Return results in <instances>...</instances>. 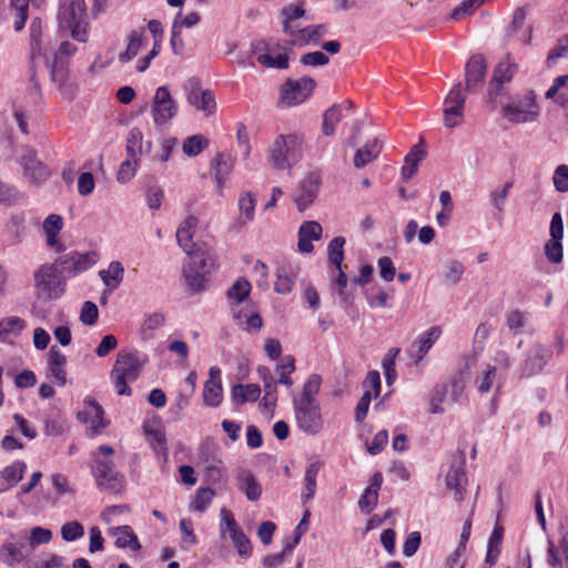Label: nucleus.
<instances>
[{
	"instance_id": "nucleus-1",
	"label": "nucleus",
	"mask_w": 568,
	"mask_h": 568,
	"mask_svg": "<svg viewBox=\"0 0 568 568\" xmlns=\"http://www.w3.org/2000/svg\"><path fill=\"white\" fill-rule=\"evenodd\" d=\"M304 136L280 134L267 150V161L275 170L290 171L303 156Z\"/></svg>"
},
{
	"instance_id": "nucleus-2",
	"label": "nucleus",
	"mask_w": 568,
	"mask_h": 568,
	"mask_svg": "<svg viewBox=\"0 0 568 568\" xmlns=\"http://www.w3.org/2000/svg\"><path fill=\"white\" fill-rule=\"evenodd\" d=\"M189 261L183 266V276L190 291L197 293L205 290L213 271L216 268L215 256L209 250L196 248L186 254Z\"/></svg>"
},
{
	"instance_id": "nucleus-3",
	"label": "nucleus",
	"mask_w": 568,
	"mask_h": 568,
	"mask_svg": "<svg viewBox=\"0 0 568 568\" xmlns=\"http://www.w3.org/2000/svg\"><path fill=\"white\" fill-rule=\"evenodd\" d=\"M91 475L95 486L100 491L118 495L125 488V478L121 474L111 458L101 456L99 453L90 454Z\"/></svg>"
},
{
	"instance_id": "nucleus-4",
	"label": "nucleus",
	"mask_w": 568,
	"mask_h": 568,
	"mask_svg": "<svg viewBox=\"0 0 568 568\" xmlns=\"http://www.w3.org/2000/svg\"><path fill=\"white\" fill-rule=\"evenodd\" d=\"M58 21L61 30H69L73 40L87 42L88 16L84 0H61Z\"/></svg>"
},
{
	"instance_id": "nucleus-5",
	"label": "nucleus",
	"mask_w": 568,
	"mask_h": 568,
	"mask_svg": "<svg viewBox=\"0 0 568 568\" xmlns=\"http://www.w3.org/2000/svg\"><path fill=\"white\" fill-rule=\"evenodd\" d=\"M36 295L42 301L59 300L65 292V278L57 264H43L34 272Z\"/></svg>"
},
{
	"instance_id": "nucleus-6",
	"label": "nucleus",
	"mask_w": 568,
	"mask_h": 568,
	"mask_svg": "<svg viewBox=\"0 0 568 568\" xmlns=\"http://www.w3.org/2000/svg\"><path fill=\"white\" fill-rule=\"evenodd\" d=\"M141 363L136 353H120L111 372L113 385L118 395H131L129 383L140 375Z\"/></svg>"
},
{
	"instance_id": "nucleus-7",
	"label": "nucleus",
	"mask_w": 568,
	"mask_h": 568,
	"mask_svg": "<svg viewBox=\"0 0 568 568\" xmlns=\"http://www.w3.org/2000/svg\"><path fill=\"white\" fill-rule=\"evenodd\" d=\"M219 531L220 538L230 537L241 557L247 558L251 556L252 547L248 538L236 523L233 513L225 507L220 511Z\"/></svg>"
},
{
	"instance_id": "nucleus-8",
	"label": "nucleus",
	"mask_w": 568,
	"mask_h": 568,
	"mask_svg": "<svg viewBox=\"0 0 568 568\" xmlns=\"http://www.w3.org/2000/svg\"><path fill=\"white\" fill-rule=\"evenodd\" d=\"M540 113L536 95L528 91L521 98L503 106L504 116L513 123H529L538 119Z\"/></svg>"
},
{
	"instance_id": "nucleus-9",
	"label": "nucleus",
	"mask_w": 568,
	"mask_h": 568,
	"mask_svg": "<svg viewBox=\"0 0 568 568\" xmlns=\"http://www.w3.org/2000/svg\"><path fill=\"white\" fill-rule=\"evenodd\" d=\"M28 556L29 549L24 531L10 532L0 546V562L7 567L24 565Z\"/></svg>"
},
{
	"instance_id": "nucleus-10",
	"label": "nucleus",
	"mask_w": 568,
	"mask_h": 568,
	"mask_svg": "<svg viewBox=\"0 0 568 568\" xmlns=\"http://www.w3.org/2000/svg\"><path fill=\"white\" fill-rule=\"evenodd\" d=\"M296 424L301 430L316 435L323 427L321 408L317 403L293 402Z\"/></svg>"
},
{
	"instance_id": "nucleus-11",
	"label": "nucleus",
	"mask_w": 568,
	"mask_h": 568,
	"mask_svg": "<svg viewBox=\"0 0 568 568\" xmlns=\"http://www.w3.org/2000/svg\"><path fill=\"white\" fill-rule=\"evenodd\" d=\"M97 260L98 256L95 252L80 253L71 251L59 256L54 264H57L62 275L75 276L91 268L97 263Z\"/></svg>"
},
{
	"instance_id": "nucleus-12",
	"label": "nucleus",
	"mask_w": 568,
	"mask_h": 568,
	"mask_svg": "<svg viewBox=\"0 0 568 568\" xmlns=\"http://www.w3.org/2000/svg\"><path fill=\"white\" fill-rule=\"evenodd\" d=\"M315 87L316 82L311 77L287 80L281 90V103L285 106L300 104L311 95Z\"/></svg>"
},
{
	"instance_id": "nucleus-13",
	"label": "nucleus",
	"mask_w": 568,
	"mask_h": 568,
	"mask_svg": "<svg viewBox=\"0 0 568 568\" xmlns=\"http://www.w3.org/2000/svg\"><path fill=\"white\" fill-rule=\"evenodd\" d=\"M19 163L22 168L23 178L32 185L43 184L51 175L50 169L39 160L33 149L27 148Z\"/></svg>"
},
{
	"instance_id": "nucleus-14",
	"label": "nucleus",
	"mask_w": 568,
	"mask_h": 568,
	"mask_svg": "<svg viewBox=\"0 0 568 568\" xmlns=\"http://www.w3.org/2000/svg\"><path fill=\"white\" fill-rule=\"evenodd\" d=\"M185 90L187 103L202 111L205 116H211L216 112L217 106L213 91L202 90L197 79H190L185 84Z\"/></svg>"
},
{
	"instance_id": "nucleus-15",
	"label": "nucleus",
	"mask_w": 568,
	"mask_h": 568,
	"mask_svg": "<svg viewBox=\"0 0 568 568\" xmlns=\"http://www.w3.org/2000/svg\"><path fill=\"white\" fill-rule=\"evenodd\" d=\"M179 106L166 87H159L152 101V116L156 125H163L173 119Z\"/></svg>"
},
{
	"instance_id": "nucleus-16",
	"label": "nucleus",
	"mask_w": 568,
	"mask_h": 568,
	"mask_svg": "<svg viewBox=\"0 0 568 568\" xmlns=\"http://www.w3.org/2000/svg\"><path fill=\"white\" fill-rule=\"evenodd\" d=\"M75 44L69 41H63L59 45L58 52H53L50 57H44V63L49 69L51 80L57 83H62L67 77L65 63L62 57H72L77 52Z\"/></svg>"
},
{
	"instance_id": "nucleus-17",
	"label": "nucleus",
	"mask_w": 568,
	"mask_h": 568,
	"mask_svg": "<svg viewBox=\"0 0 568 568\" xmlns=\"http://www.w3.org/2000/svg\"><path fill=\"white\" fill-rule=\"evenodd\" d=\"M551 356V351L541 345H532L526 354V357L519 368L520 377H530L540 373Z\"/></svg>"
},
{
	"instance_id": "nucleus-18",
	"label": "nucleus",
	"mask_w": 568,
	"mask_h": 568,
	"mask_svg": "<svg viewBox=\"0 0 568 568\" xmlns=\"http://www.w3.org/2000/svg\"><path fill=\"white\" fill-rule=\"evenodd\" d=\"M516 71L517 65L510 61L509 55H507L505 61L496 65L487 89L490 99H496L498 95L504 94V84L511 81Z\"/></svg>"
},
{
	"instance_id": "nucleus-19",
	"label": "nucleus",
	"mask_w": 568,
	"mask_h": 568,
	"mask_svg": "<svg viewBox=\"0 0 568 568\" xmlns=\"http://www.w3.org/2000/svg\"><path fill=\"white\" fill-rule=\"evenodd\" d=\"M440 334L442 329L439 326H432L429 329L422 333L407 349L410 361L417 365L437 342Z\"/></svg>"
},
{
	"instance_id": "nucleus-20",
	"label": "nucleus",
	"mask_w": 568,
	"mask_h": 568,
	"mask_svg": "<svg viewBox=\"0 0 568 568\" xmlns=\"http://www.w3.org/2000/svg\"><path fill=\"white\" fill-rule=\"evenodd\" d=\"M486 71L487 64L481 54L470 57L465 67L466 90L468 92H476L481 87Z\"/></svg>"
},
{
	"instance_id": "nucleus-21",
	"label": "nucleus",
	"mask_w": 568,
	"mask_h": 568,
	"mask_svg": "<svg viewBox=\"0 0 568 568\" xmlns=\"http://www.w3.org/2000/svg\"><path fill=\"white\" fill-rule=\"evenodd\" d=\"M318 178L314 174H308L298 183L294 195V203L300 212L305 211L315 201L318 193Z\"/></svg>"
},
{
	"instance_id": "nucleus-22",
	"label": "nucleus",
	"mask_w": 568,
	"mask_h": 568,
	"mask_svg": "<svg viewBox=\"0 0 568 568\" xmlns=\"http://www.w3.org/2000/svg\"><path fill=\"white\" fill-rule=\"evenodd\" d=\"M354 103L351 100H344L341 103L333 104L324 112L322 131L325 135L331 136L335 132V126L343 119L345 112H351Z\"/></svg>"
},
{
	"instance_id": "nucleus-23",
	"label": "nucleus",
	"mask_w": 568,
	"mask_h": 568,
	"mask_svg": "<svg viewBox=\"0 0 568 568\" xmlns=\"http://www.w3.org/2000/svg\"><path fill=\"white\" fill-rule=\"evenodd\" d=\"M199 224V220L194 215H189L179 225L176 230V241L179 246L186 253L191 254L195 251L196 244L193 241L195 229Z\"/></svg>"
},
{
	"instance_id": "nucleus-24",
	"label": "nucleus",
	"mask_w": 568,
	"mask_h": 568,
	"mask_svg": "<svg viewBox=\"0 0 568 568\" xmlns=\"http://www.w3.org/2000/svg\"><path fill=\"white\" fill-rule=\"evenodd\" d=\"M445 481L446 487L454 490L455 500L462 501L464 499L465 484L467 483L464 460H459L450 466Z\"/></svg>"
},
{
	"instance_id": "nucleus-25",
	"label": "nucleus",
	"mask_w": 568,
	"mask_h": 568,
	"mask_svg": "<svg viewBox=\"0 0 568 568\" xmlns=\"http://www.w3.org/2000/svg\"><path fill=\"white\" fill-rule=\"evenodd\" d=\"M239 489L250 501H257L262 496V486L248 469H240L236 474Z\"/></svg>"
},
{
	"instance_id": "nucleus-26",
	"label": "nucleus",
	"mask_w": 568,
	"mask_h": 568,
	"mask_svg": "<svg viewBox=\"0 0 568 568\" xmlns=\"http://www.w3.org/2000/svg\"><path fill=\"white\" fill-rule=\"evenodd\" d=\"M382 484L383 475L382 473L376 471L371 478L369 486L365 489L358 500V507L363 513L369 514L376 506Z\"/></svg>"
},
{
	"instance_id": "nucleus-27",
	"label": "nucleus",
	"mask_w": 568,
	"mask_h": 568,
	"mask_svg": "<svg viewBox=\"0 0 568 568\" xmlns=\"http://www.w3.org/2000/svg\"><path fill=\"white\" fill-rule=\"evenodd\" d=\"M383 149V141L378 138L366 142L362 148L357 149L354 155V166L362 169L378 158Z\"/></svg>"
},
{
	"instance_id": "nucleus-28",
	"label": "nucleus",
	"mask_w": 568,
	"mask_h": 568,
	"mask_svg": "<svg viewBox=\"0 0 568 568\" xmlns=\"http://www.w3.org/2000/svg\"><path fill=\"white\" fill-rule=\"evenodd\" d=\"M110 534L115 537V547L118 548H130L133 551L141 549V544L133 529L128 526H118L110 530Z\"/></svg>"
},
{
	"instance_id": "nucleus-29",
	"label": "nucleus",
	"mask_w": 568,
	"mask_h": 568,
	"mask_svg": "<svg viewBox=\"0 0 568 568\" xmlns=\"http://www.w3.org/2000/svg\"><path fill=\"white\" fill-rule=\"evenodd\" d=\"M258 375L263 382L264 387V406L266 408H273L276 405L277 402V387L276 382L271 373V371L267 367H260L258 368Z\"/></svg>"
},
{
	"instance_id": "nucleus-30",
	"label": "nucleus",
	"mask_w": 568,
	"mask_h": 568,
	"mask_svg": "<svg viewBox=\"0 0 568 568\" xmlns=\"http://www.w3.org/2000/svg\"><path fill=\"white\" fill-rule=\"evenodd\" d=\"M261 396V387L257 384H235L231 389V399L235 404L256 402Z\"/></svg>"
},
{
	"instance_id": "nucleus-31",
	"label": "nucleus",
	"mask_w": 568,
	"mask_h": 568,
	"mask_svg": "<svg viewBox=\"0 0 568 568\" xmlns=\"http://www.w3.org/2000/svg\"><path fill=\"white\" fill-rule=\"evenodd\" d=\"M233 317L236 324L248 333L258 332L263 326L262 317L258 313H246L243 310L236 311L235 307L232 308Z\"/></svg>"
},
{
	"instance_id": "nucleus-32",
	"label": "nucleus",
	"mask_w": 568,
	"mask_h": 568,
	"mask_svg": "<svg viewBox=\"0 0 568 568\" xmlns=\"http://www.w3.org/2000/svg\"><path fill=\"white\" fill-rule=\"evenodd\" d=\"M322 466H323V464L321 462H314L307 466V468L305 470V476H304L305 491L302 494L303 504H306L307 501L313 499L315 491H316V487H317L316 478H317V475H318Z\"/></svg>"
},
{
	"instance_id": "nucleus-33",
	"label": "nucleus",
	"mask_w": 568,
	"mask_h": 568,
	"mask_svg": "<svg viewBox=\"0 0 568 568\" xmlns=\"http://www.w3.org/2000/svg\"><path fill=\"white\" fill-rule=\"evenodd\" d=\"M144 33L145 31L143 28L132 30L129 33L126 49L119 54V61L121 63H126L138 55L143 43Z\"/></svg>"
},
{
	"instance_id": "nucleus-34",
	"label": "nucleus",
	"mask_w": 568,
	"mask_h": 568,
	"mask_svg": "<svg viewBox=\"0 0 568 568\" xmlns=\"http://www.w3.org/2000/svg\"><path fill=\"white\" fill-rule=\"evenodd\" d=\"M545 97L554 99L556 103L565 106L568 103V74L555 78Z\"/></svg>"
},
{
	"instance_id": "nucleus-35",
	"label": "nucleus",
	"mask_w": 568,
	"mask_h": 568,
	"mask_svg": "<svg viewBox=\"0 0 568 568\" xmlns=\"http://www.w3.org/2000/svg\"><path fill=\"white\" fill-rule=\"evenodd\" d=\"M99 276L105 286L115 290L123 281L124 267L119 261H112L106 270L99 272Z\"/></svg>"
},
{
	"instance_id": "nucleus-36",
	"label": "nucleus",
	"mask_w": 568,
	"mask_h": 568,
	"mask_svg": "<svg viewBox=\"0 0 568 568\" xmlns=\"http://www.w3.org/2000/svg\"><path fill=\"white\" fill-rule=\"evenodd\" d=\"M6 232L12 244L21 243L26 234L24 213L12 214L6 224Z\"/></svg>"
},
{
	"instance_id": "nucleus-37",
	"label": "nucleus",
	"mask_w": 568,
	"mask_h": 568,
	"mask_svg": "<svg viewBox=\"0 0 568 568\" xmlns=\"http://www.w3.org/2000/svg\"><path fill=\"white\" fill-rule=\"evenodd\" d=\"M26 328V322L19 316H10L0 320V342L10 337H17Z\"/></svg>"
},
{
	"instance_id": "nucleus-38",
	"label": "nucleus",
	"mask_w": 568,
	"mask_h": 568,
	"mask_svg": "<svg viewBox=\"0 0 568 568\" xmlns=\"http://www.w3.org/2000/svg\"><path fill=\"white\" fill-rule=\"evenodd\" d=\"M26 470L27 464L22 460H16L11 465L4 467L0 471V477L7 481V487L0 489V493L16 486L23 478Z\"/></svg>"
},
{
	"instance_id": "nucleus-39",
	"label": "nucleus",
	"mask_w": 568,
	"mask_h": 568,
	"mask_svg": "<svg viewBox=\"0 0 568 568\" xmlns=\"http://www.w3.org/2000/svg\"><path fill=\"white\" fill-rule=\"evenodd\" d=\"M203 400L209 407H219L223 400V387L221 381L207 379L203 387Z\"/></svg>"
},
{
	"instance_id": "nucleus-40",
	"label": "nucleus",
	"mask_w": 568,
	"mask_h": 568,
	"mask_svg": "<svg viewBox=\"0 0 568 568\" xmlns=\"http://www.w3.org/2000/svg\"><path fill=\"white\" fill-rule=\"evenodd\" d=\"M425 152L419 145H414L410 152L405 156V164L402 168V179L408 181L417 172L418 163L424 158Z\"/></svg>"
},
{
	"instance_id": "nucleus-41",
	"label": "nucleus",
	"mask_w": 568,
	"mask_h": 568,
	"mask_svg": "<svg viewBox=\"0 0 568 568\" xmlns=\"http://www.w3.org/2000/svg\"><path fill=\"white\" fill-rule=\"evenodd\" d=\"M295 371V358L292 355H286L282 358L275 367V372L278 375V383L291 388L293 379L291 374Z\"/></svg>"
},
{
	"instance_id": "nucleus-42",
	"label": "nucleus",
	"mask_w": 568,
	"mask_h": 568,
	"mask_svg": "<svg viewBox=\"0 0 568 568\" xmlns=\"http://www.w3.org/2000/svg\"><path fill=\"white\" fill-rule=\"evenodd\" d=\"M40 29H41V20L36 18L32 20L30 26V37H31V63L32 68H34L40 60L42 59L41 47H40Z\"/></svg>"
},
{
	"instance_id": "nucleus-43",
	"label": "nucleus",
	"mask_w": 568,
	"mask_h": 568,
	"mask_svg": "<svg viewBox=\"0 0 568 568\" xmlns=\"http://www.w3.org/2000/svg\"><path fill=\"white\" fill-rule=\"evenodd\" d=\"M527 315L520 310H513L506 314L505 324L510 333L520 335L527 325Z\"/></svg>"
},
{
	"instance_id": "nucleus-44",
	"label": "nucleus",
	"mask_w": 568,
	"mask_h": 568,
	"mask_svg": "<svg viewBox=\"0 0 568 568\" xmlns=\"http://www.w3.org/2000/svg\"><path fill=\"white\" fill-rule=\"evenodd\" d=\"M321 383V376L317 374H312L305 382L300 398H294L293 402L316 403L315 396L320 392Z\"/></svg>"
},
{
	"instance_id": "nucleus-45",
	"label": "nucleus",
	"mask_w": 568,
	"mask_h": 568,
	"mask_svg": "<svg viewBox=\"0 0 568 568\" xmlns=\"http://www.w3.org/2000/svg\"><path fill=\"white\" fill-rule=\"evenodd\" d=\"M465 272V266L457 260H448L444 265L443 278L449 285H456L460 282Z\"/></svg>"
},
{
	"instance_id": "nucleus-46",
	"label": "nucleus",
	"mask_w": 568,
	"mask_h": 568,
	"mask_svg": "<svg viewBox=\"0 0 568 568\" xmlns=\"http://www.w3.org/2000/svg\"><path fill=\"white\" fill-rule=\"evenodd\" d=\"M346 243L345 237L335 236L327 246L328 261L335 267H342V263L344 260V245Z\"/></svg>"
},
{
	"instance_id": "nucleus-47",
	"label": "nucleus",
	"mask_w": 568,
	"mask_h": 568,
	"mask_svg": "<svg viewBox=\"0 0 568 568\" xmlns=\"http://www.w3.org/2000/svg\"><path fill=\"white\" fill-rule=\"evenodd\" d=\"M143 134L138 128L130 130L126 139V153L135 162L140 161L142 153Z\"/></svg>"
},
{
	"instance_id": "nucleus-48",
	"label": "nucleus",
	"mask_w": 568,
	"mask_h": 568,
	"mask_svg": "<svg viewBox=\"0 0 568 568\" xmlns=\"http://www.w3.org/2000/svg\"><path fill=\"white\" fill-rule=\"evenodd\" d=\"M10 9L14 11V30L21 31L28 19L29 0H10Z\"/></svg>"
},
{
	"instance_id": "nucleus-49",
	"label": "nucleus",
	"mask_w": 568,
	"mask_h": 568,
	"mask_svg": "<svg viewBox=\"0 0 568 568\" xmlns=\"http://www.w3.org/2000/svg\"><path fill=\"white\" fill-rule=\"evenodd\" d=\"M230 171L231 164L224 160V155L222 153H217L214 160L212 161V172L215 175V180L217 182L219 187L224 186Z\"/></svg>"
},
{
	"instance_id": "nucleus-50",
	"label": "nucleus",
	"mask_w": 568,
	"mask_h": 568,
	"mask_svg": "<svg viewBox=\"0 0 568 568\" xmlns=\"http://www.w3.org/2000/svg\"><path fill=\"white\" fill-rule=\"evenodd\" d=\"M251 288V283L241 277L227 290L226 296L239 305L248 296Z\"/></svg>"
},
{
	"instance_id": "nucleus-51",
	"label": "nucleus",
	"mask_w": 568,
	"mask_h": 568,
	"mask_svg": "<svg viewBox=\"0 0 568 568\" xmlns=\"http://www.w3.org/2000/svg\"><path fill=\"white\" fill-rule=\"evenodd\" d=\"M444 403H449L447 386L439 384L434 387L430 396V413L442 414L444 413Z\"/></svg>"
},
{
	"instance_id": "nucleus-52",
	"label": "nucleus",
	"mask_w": 568,
	"mask_h": 568,
	"mask_svg": "<svg viewBox=\"0 0 568 568\" xmlns=\"http://www.w3.org/2000/svg\"><path fill=\"white\" fill-rule=\"evenodd\" d=\"M256 200L251 192H243L239 196V211L244 222L254 220Z\"/></svg>"
},
{
	"instance_id": "nucleus-53",
	"label": "nucleus",
	"mask_w": 568,
	"mask_h": 568,
	"mask_svg": "<svg viewBox=\"0 0 568 568\" xmlns=\"http://www.w3.org/2000/svg\"><path fill=\"white\" fill-rule=\"evenodd\" d=\"M52 540V531L48 528L36 526L30 530L28 549L32 550L40 545L49 544Z\"/></svg>"
},
{
	"instance_id": "nucleus-54",
	"label": "nucleus",
	"mask_w": 568,
	"mask_h": 568,
	"mask_svg": "<svg viewBox=\"0 0 568 568\" xmlns=\"http://www.w3.org/2000/svg\"><path fill=\"white\" fill-rule=\"evenodd\" d=\"M215 493L212 488L201 487L196 490L194 500L191 504V509L203 513L211 504Z\"/></svg>"
},
{
	"instance_id": "nucleus-55",
	"label": "nucleus",
	"mask_w": 568,
	"mask_h": 568,
	"mask_svg": "<svg viewBox=\"0 0 568 568\" xmlns=\"http://www.w3.org/2000/svg\"><path fill=\"white\" fill-rule=\"evenodd\" d=\"M23 197V194L16 186L0 180V204L14 205Z\"/></svg>"
},
{
	"instance_id": "nucleus-56",
	"label": "nucleus",
	"mask_w": 568,
	"mask_h": 568,
	"mask_svg": "<svg viewBox=\"0 0 568 568\" xmlns=\"http://www.w3.org/2000/svg\"><path fill=\"white\" fill-rule=\"evenodd\" d=\"M209 144V141L202 135H191L183 143V152L187 156L199 155Z\"/></svg>"
},
{
	"instance_id": "nucleus-57",
	"label": "nucleus",
	"mask_w": 568,
	"mask_h": 568,
	"mask_svg": "<svg viewBox=\"0 0 568 568\" xmlns=\"http://www.w3.org/2000/svg\"><path fill=\"white\" fill-rule=\"evenodd\" d=\"M257 61L265 68L285 70L288 68V57L287 54H278L276 57H272L268 53H261L257 55Z\"/></svg>"
},
{
	"instance_id": "nucleus-58",
	"label": "nucleus",
	"mask_w": 568,
	"mask_h": 568,
	"mask_svg": "<svg viewBox=\"0 0 568 568\" xmlns=\"http://www.w3.org/2000/svg\"><path fill=\"white\" fill-rule=\"evenodd\" d=\"M470 529H471V520H470V518H468V519H466V521L463 525L459 544H458L457 548L455 549L454 554L448 558V561H447L448 565L456 564L458 561V558L465 552L466 542L468 541L469 536H470Z\"/></svg>"
},
{
	"instance_id": "nucleus-59",
	"label": "nucleus",
	"mask_w": 568,
	"mask_h": 568,
	"mask_svg": "<svg viewBox=\"0 0 568 568\" xmlns=\"http://www.w3.org/2000/svg\"><path fill=\"white\" fill-rule=\"evenodd\" d=\"M484 2L485 0H464L458 7H456L453 10L450 18L453 20H460L465 17H469Z\"/></svg>"
},
{
	"instance_id": "nucleus-60",
	"label": "nucleus",
	"mask_w": 568,
	"mask_h": 568,
	"mask_svg": "<svg viewBox=\"0 0 568 568\" xmlns=\"http://www.w3.org/2000/svg\"><path fill=\"white\" fill-rule=\"evenodd\" d=\"M295 283V275L287 273L284 268L277 273V278L274 284V290L278 294H288Z\"/></svg>"
},
{
	"instance_id": "nucleus-61",
	"label": "nucleus",
	"mask_w": 568,
	"mask_h": 568,
	"mask_svg": "<svg viewBox=\"0 0 568 568\" xmlns=\"http://www.w3.org/2000/svg\"><path fill=\"white\" fill-rule=\"evenodd\" d=\"M511 187L513 182H506L501 189L494 190L489 193V202L497 211H504L506 199Z\"/></svg>"
},
{
	"instance_id": "nucleus-62",
	"label": "nucleus",
	"mask_w": 568,
	"mask_h": 568,
	"mask_svg": "<svg viewBox=\"0 0 568 568\" xmlns=\"http://www.w3.org/2000/svg\"><path fill=\"white\" fill-rule=\"evenodd\" d=\"M466 97L462 93V84L457 83L453 87L445 99V106L464 111Z\"/></svg>"
},
{
	"instance_id": "nucleus-63",
	"label": "nucleus",
	"mask_w": 568,
	"mask_h": 568,
	"mask_svg": "<svg viewBox=\"0 0 568 568\" xmlns=\"http://www.w3.org/2000/svg\"><path fill=\"white\" fill-rule=\"evenodd\" d=\"M84 535V528L79 521H69L61 527V537L64 541H74Z\"/></svg>"
},
{
	"instance_id": "nucleus-64",
	"label": "nucleus",
	"mask_w": 568,
	"mask_h": 568,
	"mask_svg": "<svg viewBox=\"0 0 568 568\" xmlns=\"http://www.w3.org/2000/svg\"><path fill=\"white\" fill-rule=\"evenodd\" d=\"M552 183L557 192H568V165H558L552 175Z\"/></svg>"
}]
</instances>
